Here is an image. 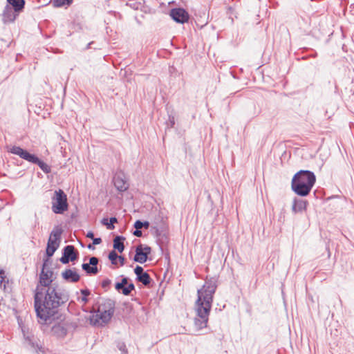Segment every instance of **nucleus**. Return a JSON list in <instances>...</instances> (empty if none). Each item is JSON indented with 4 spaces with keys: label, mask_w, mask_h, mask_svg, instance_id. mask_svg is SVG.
Masks as SVG:
<instances>
[{
    "label": "nucleus",
    "mask_w": 354,
    "mask_h": 354,
    "mask_svg": "<svg viewBox=\"0 0 354 354\" xmlns=\"http://www.w3.org/2000/svg\"><path fill=\"white\" fill-rule=\"evenodd\" d=\"M111 281L109 279H105L102 281L101 286L103 288L107 289L109 288V286L111 285Z\"/></svg>",
    "instance_id": "nucleus-30"
},
{
    "label": "nucleus",
    "mask_w": 354,
    "mask_h": 354,
    "mask_svg": "<svg viewBox=\"0 0 354 354\" xmlns=\"http://www.w3.org/2000/svg\"><path fill=\"white\" fill-rule=\"evenodd\" d=\"M216 289V281L211 279L205 281L201 289L198 290L196 301V317L194 319V324L198 330L207 327Z\"/></svg>",
    "instance_id": "nucleus-2"
},
{
    "label": "nucleus",
    "mask_w": 354,
    "mask_h": 354,
    "mask_svg": "<svg viewBox=\"0 0 354 354\" xmlns=\"http://www.w3.org/2000/svg\"><path fill=\"white\" fill-rule=\"evenodd\" d=\"M169 15L174 21L182 24L187 22L189 18V13L182 8H172Z\"/></svg>",
    "instance_id": "nucleus-8"
},
{
    "label": "nucleus",
    "mask_w": 354,
    "mask_h": 354,
    "mask_svg": "<svg viewBox=\"0 0 354 354\" xmlns=\"http://www.w3.org/2000/svg\"><path fill=\"white\" fill-rule=\"evenodd\" d=\"M118 259L120 261V265L124 266L125 264L126 259L122 256H119Z\"/></svg>",
    "instance_id": "nucleus-36"
},
{
    "label": "nucleus",
    "mask_w": 354,
    "mask_h": 354,
    "mask_svg": "<svg viewBox=\"0 0 354 354\" xmlns=\"http://www.w3.org/2000/svg\"><path fill=\"white\" fill-rule=\"evenodd\" d=\"M134 272L136 275V277H138V275L144 274L145 272H144V269L142 267H141L140 266H136V267L134 269Z\"/></svg>",
    "instance_id": "nucleus-29"
},
{
    "label": "nucleus",
    "mask_w": 354,
    "mask_h": 354,
    "mask_svg": "<svg viewBox=\"0 0 354 354\" xmlns=\"http://www.w3.org/2000/svg\"><path fill=\"white\" fill-rule=\"evenodd\" d=\"M109 222V219L106 218H104L102 221H101V223L103 225H106V224L108 223Z\"/></svg>",
    "instance_id": "nucleus-40"
},
{
    "label": "nucleus",
    "mask_w": 354,
    "mask_h": 354,
    "mask_svg": "<svg viewBox=\"0 0 354 354\" xmlns=\"http://www.w3.org/2000/svg\"><path fill=\"white\" fill-rule=\"evenodd\" d=\"M87 238L93 239L94 238V233L92 231H88L86 234Z\"/></svg>",
    "instance_id": "nucleus-37"
},
{
    "label": "nucleus",
    "mask_w": 354,
    "mask_h": 354,
    "mask_svg": "<svg viewBox=\"0 0 354 354\" xmlns=\"http://www.w3.org/2000/svg\"><path fill=\"white\" fill-rule=\"evenodd\" d=\"M153 228L156 230V235L160 236L161 233L165 229V224L164 223L162 218H161V223L158 224V223H156L155 225L153 226Z\"/></svg>",
    "instance_id": "nucleus-24"
},
{
    "label": "nucleus",
    "mask_w": 354,
    "mask_h": 354,
    "mask_svg": "<svg viewBox=\"0 0 354 354\" xmlns=\"http://www.w3.org/2000/svg\"><path fill=\"white\" fill-rule=\"evenodd\" d=\"M316 182L315 174L309 170H300L297 172L291 182L292 190L298 196H308Z\"/></svg>",
    "instance_id": "nucleus-3"
},
{
    "label": "nucleus",
    "mask_w": 354,
    "mask_h": 354,
    "mask_svg": "<svg viewBox=\"0 0 354 354\" xmlns=\"http://www.w3.org/2000/svg\"><path fill=\"white\" fill-rule=\"evenodd\" d=\"M151 249L149 246L142 247L139 245L136 248V254L133 261L140 263H144L147 261L148 255L151 253Z\"/></svg>",
    "instance_id": "nucleus-10"
},
{
    "label": "nucleus",
    "mask_w": 354,
    "mask_h": 354,
    "mask_svg": "<svg viewBox=\"0 0 354 354\" xmlns=\"http://www.w3.org/2000/svg\"><path fill=\"white\" fill-rule=\"evenodd\" d=\"M116 346L121 351V354H128V351L124 342L118 341L116 342Z\"/></svg>",
    "instance_id": "nucleus-26"
},
{
    "label": "nucleus",
    "mask_w": 354,
    "mask_h": 354,
    "mask_svg": "<svg viewBox=\"0 0 354 354\" xmlns=\"http://www.w3.org/2000/svg\"><path fill=\"white\" fill-rule=\"evenodd\" d=\"M175 124V118L174 116L169 115L167 125L172 128Z\"/></svg>",
    "instance_id": "nucleus-32"
},
{
    "label": "nucleus",
    "mask_w": 354,
    "mask_h": 354,
    "mask_svg": "<svg viewBox=\"0 0 354 354\" xmlns=\"http://www.w3.org/2000/svg\"><path fill=\"white\" fill-rule=\"evenodd\" d=\"M136 280L142 283L145 286H149L152 281L150 275L147 272L144 274L138 275V277H136Z\"/></svg>",
    "instance_id": "nucleus-19"
},
{
    "label": "nucleus",
    "mask_w": 354,
    "mask_h": 354,
    "mask_svg": "<svg viewBox=\"0 0 354 354\" xmlns=\"http://www.w3.org/2000/svg\"><path fill=\"white\" fill-rule=\"evenodd\" d=\"M63 232V230L59 226H55L52 232H50L49 238L53 239V240H55V241L61 242V236Z\"/></svg>",
    "instance_id": "nucleus-18"
},
{
    "label": "nucleus",
    "mask_w": 354,
    "mask_h": 354,
    "mask_svg": "<svg viewBox=\"0 0 354 354\" xmlns=\"http://www.w3.org/2000/svg\"><path fill=\"white\" fill-rule=\"evenodd\" d=\"M87 248H88L89 250H94V249H95L94 244H93V243H89V244L87 245Z\"/></svg>",
    "instance_id": "nucleus-41"
},
{
    "label": "nucleus",
    "mask_w": 354,
    "mask_h": 354,
    "mask_svg": "<svg viewBox=\"0 0 354 354\" xmlns=\"http://www.w3.org/2000/svg\"><path fill=\"white\" fill-rule=\"evenodd\" d=\"M108 257L111 263L115 265L117 263V259H118L119 256L115 250H112L109 252Z\"/></svg>",
    "instance_id": "nucleus-28"
},
{
    "label": "nucleus",
    "mask_w": 354,
    "mask_h": 354,
    "mask_svg": "<svg viewBox=\"0 0 354 354\" xmlns=\"http://www.w3.org/2000/svg\"><path fill=\"white\" fill-rule=\"evenodd\" d=\"M62 278L67 282L76 283L80 281V276L75 269H66L62 273Z\"/></svg>",
    "instance_id": "nucleus-13"
},
{
    "label": "nucleus",
    "mask_w": 354,
    "mask_h": 354,
    "mask_svg": "<svg viewBox=\"0 0 354 354\" xmlns=\"http://www.w3.org/2000/svg\"><path fill=\"white\" fill-rule=\"evenodd\" d=\"M25 4V0H7L6 5H10V7L14 9V12L20 14L24 10Z\"/></svg>",
    "instance_id": "nucleus-15"
},
{
    "label": "nucleus",
    "mask_w": 354,
    "mask_h": 354,
    "mask_svg": "<svg viewBox=\"0 0 354 354\" xmlns=\"http://www.w3.org/2000/svg\"><path fill=\"white\" fill-rule=\"evenodd\" d=\"M115 188L119 192H125L129 189V185L127 180L124 173L122 171L116 172L113 179Z\"/></svg>",
    "instance_id": "nucleus-9"
},
{
    "label": "nucleus",
    "mask_w": 354,
    "mask_h": 354,
    "mask_svg": "<svg viewBox=\"0 0 354 354\" xmlns=\"http://www.w3.org/2000/svg\"><path fill=\"white\" fill-rule=\"evenodd\" d=\"M135 290V286L133 283H130L127 286H124L119 290H117L118 292L123 294L125 296H128L131 294V292Z\"/></svg>",
    "instance_id": "nucleus-21"
},
{
    "label": "nucleus",
    "mask_w": 354,
    "mask_h": 354,
    "mask_svg": "<svg viewBox=\"0 0 354 354\" xmlns=\"http://www.w3.org/2000/svg\"><path fill=\"white\" fill-rule=\"evenodd\" d=\"M59 242L55 241V240H53V239L49 238L47 243V246L46 249V254L48 258L51 257L55 252L57 250L59 246Z\"/></svg>",
    "instance_id": "nucleus-14"
},
{
    "label": "nucleus",
    "mask_w": 354,
    "mask_h": 354,
    "mask_svg": "<svg viewBox=\"0 0 354 354\" xmlns=\"http://www.w3.org/2000/svg\"><path fill=\"white\" fill-rule=\"evenodd\" d=\"M32 346L34 348H35L37 352L41 351L42 353H44V348L41 346H39L38 344H35L34 342H32Z\"/></svg>",
    "instance_id": "nucleus-31"
},
{
    "label": "nucleus",
    "mask_w": 354,
    "mask_h": 354,
    "mask_svg": "<svg viewBox=\"0 0 354 354\" xmlns=\"http://www.w3.org/2000/svg\"><path fill=\"white\" fill-rule=\"evenodd\" d=\"M125 238L122 236H116L113 239V248L119 252H122L124 250V241Z\"/></svg>",
    "instance_id": "nucleus-17"
},
{
    "label": "nucleus",
    "mask_w": 354,
    "mask_h": 354,
    "mask_svg": "<svg viewBox=\"0 0 354 354\" xmlns=\"http://www.w3.org/2000/svg\"><path fill=\"white\" fill-rule=\"evenodd\" d=\"M19 15V12H14V9L10 7V5H6L1 14L2 21L4 24L13 23Z\"/></svg>",
    "instance_id": "nucleus-12"
},
{
    "label": "nucleus",
    "mask_w": 354,
    "mask_h": 354,
    "mask_svg": "<svg viewBox=\"0 0 354 354\" xmlns=\"http://www.w3.org/2000/svg\"><path fill=\"white\" fill-rule=\"evenodd\" d=\"M80 292L82 295V297L81 298V301L84 302V304L87 303L88 301V296L91 294V291L86 288V289H82L80 290Z\"/></svg>",
    "instance_id": "nucleus-27"
},
{
    "label": "nucleus",
    "mask_w": 354,
    "mask_h": 354,
    "mask_svg": "<svg viewBox=\"0 0 354 354\" xmlns=\"http://www.w3.org/2000/svg\"><path fill=\"white\" fill-rule=\"evenodd\" d=\"M8 151L12 154L19 156L21 158L26 161L37 165L45 174L51 172V167L48 165L40 160L35 154L30 153L27 150L19 146L10 147Z\"/></svg>",
    "instance_id": "nucleus-5"
},
{
    "label": "nucleus",
    "mask_w": 354,
    "mask_h": 354,
    "mask_svg": "<svg viewBox=\"0 0 354 354\" xmlns=\"http://www.w3.org/2000/svg\"><path fill=\"white\" fill-rule=\"evenodd\" d=\"M109 221L110 223H112V225H114V223H118V219L115 217H111Z\"/></svg>",
    "instance_id": "nucleus-38"
},
{
    "label": "nucleus",
    "mask_w": 354,
    "mask_h": 354,
    "mask_svg": "<svg viewBox=\"0 0 354 354\" xmlns=\"http://www.w3.org/2000/svg\"><path fill=\"white\" fill-rule=\"evenodd\" d=\"M99 259L97 257H91L89 259L88 263H84L82 265V268L88 275H95L98 273L97 264Z\"/></svg>",
    "instance_id": "nucleus-11"
},
{
    "label": "nucleus",
    "mask_w": 354,
    "mask_h": 354,
    "mask_svg": "<svg viewBox=\"0 0 354 354\" xmlns=\"http://www.w3.org/2000/svg\"><path fill=\"white\" fill-rule=\"evenodd\" d=\"M122 278L121 279V281L116 282L115 284V288L116 290H119L120 288H122L124 286H127L130 283H129V279L127 277L121 276Z\"/></svg>",
    "instance_id": "nucleus-25"
},
{
    "label": "nucleus",
    "mask_w": 354,
    "mask_h": 354,
    "mask_svg": "<svg viewBox=\"0 0 354 354\" xmlns=\"http://www.w3.org/2000/svg\"><path fill=\"white\" fill-rule=\"evenodd\" d=\"M52 4L55 8H60L64 6H70L73 3V0H53Z\"/></svg>",
    "instance_id": "nucleus-22"
},
{
    "label": "nucleus",
    "mask_w": 354,
    "mask_h": 354,
    "mask_svg": "<svg viewBox=\"0 0 354 354\" xmlns=\"http://www.w3.org/2000/svg\"><path fill=\"white\" fill-rule=\"evenodd\" d=\"M67 196L62 189L55 192L52 197V210L55 214H62L68 210Z\"/></svg>",
    "instance_id": "nucleus-6"
},
{
    "label": "nucleus",
    "mask_w": 354,
    "mask_h": 354,
    "mask_svg": "<svg viewBox=\"0 0 354 354\" xmlns=\"http://www.w3.org/2000/svg\"><path fill=\"white\" fill-rule=\"evenodd\" d=\"M115 301L109 298H100L93 306V312L102 324H108L115 313Z\"/></svg>",
    "instance_id": "nucleus-4"
},
{
    "label": "nucleus",
    "mask_w": 354,
    "mask_h": 354,
    "mask_svg": "<svg viewBox=\"0 0 354 354\" xmlns=\"http://www.w3.org/2000/svg\"><path fill=\"white\" fill-rule=\"evenodd\" d=\"M93 244L94 245H99L102 243V239L100 237L97 238H93Z\"/></svg>",
    "instance_id": "nucleus-34"
},
{
    "label": "nucleus",
    "mask_w": 354,
    "mask_h": 354,
    "mask_svg": "<svg viewBox=\"0 0 354 354\" xmlns=\"http://www.w3.org/2000/svg\"><path fill=\"white\" fill-rule=\"evenodd\" d=\"M106 228H107L108 230H113V229L115 228L114 225H112V223H110V222H109H109H108V223L106 224Z\"/></svg>",
    "instance_id": "nucleus-39"
},
{
    "label": "nucleus",
    "mask_w": 354,
    "mask_h": 354,
    "mask_svg": "<svg viewBox=\"0 0 354 354\" xmlns=\"http://www.w3.org/2000/svg\"><path fill=\"white\" fill-rule=\"evenodd\" d=\"M149 226H150V223L147 221H142L140 220H137L133 224V227L136 229H141L142 227L148 229L149 227Z\"/></svg>",
    "instance_id": "nucleus-23"
},
{
    "label": "nucleus",
    "mask_w": 354,
    "mask_h": 354,
    "mask_svg": "<svg viewBox=\"0 0 354 354\" xmlns=\"http://www.w3.org/2000/svg\"><path fill=\"white\" fill-rule=\"evenodd\" d=\"M5 279V272L3 270H0V283H2Z\"/></svg>",
    "instance_id": "nucleus-35"
},
{
    "label": "nucleus",
    "mask_w": 354,
    "mask_h": 354,
    "mask_svg": "<svg viewBox=\"0 0 354 354\" xmlns=\"http://www.w3.org/2000/svg\"><path fill=\"white\" fill-rule=\"evenodd\" d=\"M53 332L58 336H65L67 333L66 328L61 324H56L53 327Z\"/></svg>",
    "instance_id": "nucleus-20"
},
{
    "label": "nucleus",
    "mask_w": 354,
    "mask_h": 354,
    "mask_svg": "<svg viewBox=\"0 0 354 354\" xmlns=\"http://www.w3.org/2000/svg\"><path fill=\"white\" fill-rule=\"evenodd\" d=\"M133 234L137 237L142 236V232L140 229H136V230L133 232Z\"/></svg>",
    "instance_id": "nucleus-33"
},
{
    "label": "nucleus",
    "mask_w": 354,
    "mask_h": 354,
    "mask_svg": "<svg viewBox=\"0 0 354 354\" xmlns=\"http://www.w3.org/2000/svg\"><path fill=\"white\" fill-rule=\"evenodd\" d=\"M79 257V252L72 245H68L63 248L62 256L60 261L63 264H67L70 261H75Z\"/></svg>",
    "instance_id": "nucleus-7"
},
{
    "label": "nucleus",
    "mask_w": 354,
    "mask_h": 354,
    "mask_svg": "<svg viewBox=\"0 0 354 354\" xmlns=\"http://www.w3.org/2000/svg\"><path fill=\"white\" fill-rule=\"evenodd\" d=\"M307 201L303 199L295 198L292 203V210L295 213L301 212L305 210L307 205Z\"/></svg>",
    "instance_id": "nucleus-16"
},
{
    "label": "nucleus",
    "mask_w": 354,
    "mask_h": 354,
    "mask_svg": "<svg viewBox=\"0 0 354 354\" xmlns=\"http://www.w3.org/2000/svg\"><path fill=\"white\" fill-rule=\"evenodd\" d=\"M48 259L44 261L42 269L39 274V283L44 288L37 286L34 295V304L37 316L46 322L53 317L59 306L68 300L67 293L52 286L53 272L45 271Z\"/></svg>",
    "instance_id": "nucleus-1"
}]
</instances>
